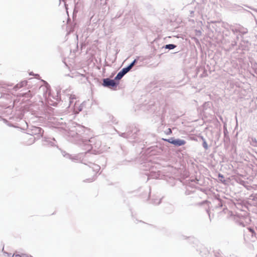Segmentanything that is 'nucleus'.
Here are the masks:
<instances>
[{
	"label": "nucleus",
	"instance_id": "20e7f679",
	"mask_svg": "<svg viewBox=\"0 0 257 257\" xmlns=\"http://www.w3.org/2000/svg\"><path fill=\"white\" fill-rule=\"evenodd\" d=\"M176 47V45L174 44H168L165 46V48L171 50L174 49Z\"/></svg>",
	"mask_w": 257,
	"mask_h": 257
},
{
	"label": "nucleus",
	"instance_id": "1a4fd4ad",
	"mask_svg": "<svg viewBox=\"0 0 257 257\" xmlns=\"http://www.w3.org/2000/svg\"><path fill=\"white\" fill-rule=\"evenodd\" d=\"M22 257H33V256L31 255H30L23 254L22 255Z\"/></svg>",
	"mask_w": 257,
	"mask_h": 257
},
{
	"label": "nucleus",
	"instance_id": "7ed1b4c3",
	"mask_svg": "<svg viewBox=\"0 0 257 257\" xmlns=\"http://www.w3.org/2000/svg\"><path fill=\"white\" fill-rule=\"evenodd\" d=\"M128 71H129V70H128V69L126 67L123 68L119 72H118V73L115 76L114 79L116 80H120Z\"/></svg>",
	"mask_w": 257,
	"mask_h": 257
},
{
	"label": "nucleus",
	"instance_id": "39448f33",
	"mask_svg": "<svg viewBox=\"0 0 257 257\" xmlns=\"http://www.w3.org/2000/svg\"><path fill=\"white\" fill-rule=\"evenodd\" d=\"M136 62V60H135L133 62H132L126 68L130 71L132 67L134 66L135 63Z\"/></svg>",
	"mask_w": 257,
	"mask_h": 257
},
{
	"label": "nucleus",
	"instance_id": "423d86ee",
	"mask_svg": "<svg viewBox=\"0 0 257 257\" xmlns=\"http://www.w3.org/2000/svg\"><path fill=\"white\" fill-rule=\"evenodd\" d=\"M166 133V135H167L171 134H172V130H171V128H168V130H167V132H166V133Z\"/></svg>",
	"mask_w": 257,
	"mask_h": 257
},
{
	"label": "nucleus",
	"instance_id": "9b49d317",
	"mask_svg": "<svg viewBox=\"0 0 257 257\" xmlns=\"http://www.w3.org/2000/svg\"><path fill=\"white\" fill-rule=\"evenodd\" d=\"M209 104V103L208 102V103H205V105H208Z\"/></svg>",
	"mask_w": 257,
	"mask_h": 257
},
{
	"label": "nucleus",
	"instance_id": "9d476101",
	"mask_svg": "<svg viewBox=\"0 0 257 257\" xmlns=\"http://www.w3.org/2000/svg\"><path fill=\"white\" fill-rule=\"evenodd\" d=\"M37 130L40 132L41 131V128L40 127H36Z\"/></svg>",
	"mask_w": 257,
	"mask_h": 257
},
{
	"label": "nucleus",
	"instance_id": "f03ea898",
	"mask_svg": "<svg viewBox=\"0 0 257 257\" xmlns=\"http://www.w3.org/2000/svg\"><path fill=\"white\" fill-rule=\"evenodd\" d=\"M103 85L105 87H111L116 85L114 80L105 78L103 80Z\"/></svg>",
	"mask_w": 257,
	"mask_h": 257
},
{
	"label": "nucleus",
	"instance_id": "f257e3e1",
	"mask_svg": "<svg viewBox=\"0 0 257 257\" xmlns=\"http://www.w3.org/2000/svg\"><path fill=\"white\" fill-rule=\"evenodd\" d=\"M163 140L177 146H183L186 144V142L185 141L179 139L174 140L173 138H170L169 139H163Z\"/></svg>",
	"mask_w": 257,
	"mask_h": 257
},
{
	"label": "nucleus",
	"instance_id": "6e6552de",
	"mask_svg": "<svg viewBox=\"0 0 257 257\" xmlns=\"http://www.w3.org/2000/svg\"><path fill=\"white\" fill-rule=\"evenodd\" d=\"M203 147L205 148V149H207V143L204 142L203 143Z\"/></svg>",
	"mask_w": 257,
	"mask_h": 257
},
{
	"label": "nucleus",
	"instance_id": "0eeeda50",
	"mask_svg": "<svg viewBox=\"0 0 257 257\" xmlns=\"http://www.w3.org/2000/svg\"><path fill=\"white\" fill-rule=\"evenodd\" d=\"M12 257H22V255H20V254L18 253H14Z\"/></svg>",
	"mask_w": 257,
	"mask_h": 257
}]
</instances>
